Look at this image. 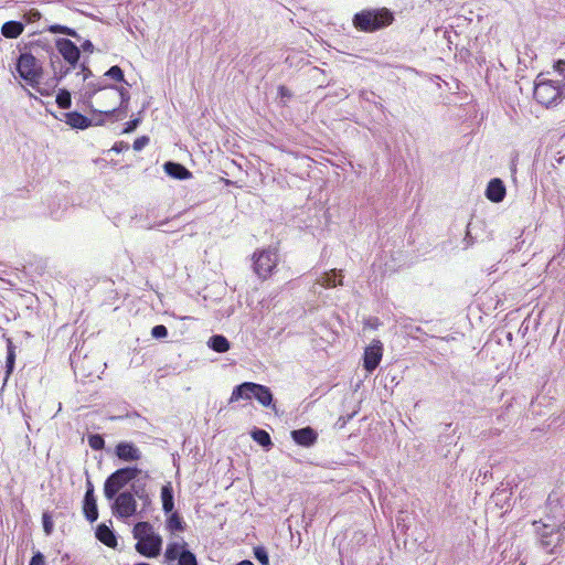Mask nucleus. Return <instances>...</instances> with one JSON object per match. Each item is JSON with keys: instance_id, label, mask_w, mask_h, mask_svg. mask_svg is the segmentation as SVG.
Wrapping results in <instances>:
<instances>
[{"instance_id": "nucleus-34", "label": "nucleus", "mask_w": 565, "mask_h": 565, "mask_svg": "<svg viewBox=\"0 0 565 565\" xmlns=\"http://www.w3.org/2000/svg\"><path fill=\"white\" fill-rule=\"evenodd\" d=\"M178 561V565H198L196 556L189 550H184L182 556Z\"/></svg>"}, {"instance_id": "nucleus-43", "label": "nucleus", "mask_w": 565, "mask_h": 565, "mask_svg": "<svg viewBox=\"0 0 565 565\" xmlns=\"http://www.w3.org/2000/svg\"><path fill=\"white\" fill-rule=\"evenodd\" d=\"M128 149H129V145L127 142H125V141L116 142L113 146V148H111V150L117 152V153H120V152H122L125 150H128Z\"/></svg>"}, {"instance_id": "nucleus-37", "label": "nucleus", "mask_w": 565, "mask_h": 565, "mask_svg": "<svg viewBox=\"0 0 565 565\" xmlns=\"http://www.w3.org/2000/svg\"><path fill=\"white\" fill-rule=\"evenodd\" d=\"M78 66L81 67V72L78 74H82L83 75V79L86 81L87 78H89L90 76H93V72L90 71V68L88 67L87 65V60L84 58L79 64Z\"/></svg>"}, {"instance_id": "nucleus-21", "label": "nucleus", "mask_w": 565, "mask_h": 565, "mask_svg": "<svg viewBox=\"0 0 565 565\" xmlns=\"http://www.w3.org/2000/svg\"><path fill=\"white\" fill-rule=\"evenodd\" d=\"M83 512L87 521L90 523L98 519V509L95 495L84 497L83 500Z\"/></svg>"}, {"instance_id": "nucleus-47", "label": "nucleus", "mask_w": 565, "mask_h": 565, "mask_svg": "<svg viewBox=\"0 0 565 565\" xmlns=\"http://www.w3.org/2000/svg\"><path fill=\"white\" fill-rule=\"evenodd\" d=\"M278 93L281 98H285V97L290 98L291 97V93L286 86H279Z\"/></svg>"}, {"instance_id": "nucleus-15", "label": "nucleus", "mask_w": 565, "mask_h": 565, "mask_svg": "<svg viewBox=\"0 0 565 565\" xmlns=\"http://www.w3.org/2000/svg\"><path fill=\"white\" fill-rule=\"evenodd\" d=\"M484 194L486 198L493 203L502 202L507 194L503 181L499 178L491 179L487 185Z\"/></svg>"}, {"instance_id": "nucleus-39", "label": "nucleus", "mask_w": 565, "mask_h": 565, "mask_svg": "<svg viewBox=\"0 0 565 565\" xmlns=\"http://www.w3.org/2000/svg\"><path fill=\"white\" fill-rule=\"evenodd\" d=\"M49 30L52 33H62V34L68 35L71 28L65 26V25L54 24V25H51Z\"/></svg>"}, {"instance_id": "nucleus-3", "label": "nucleus", "mask_w": 565, "mask_h": 565, "mask_svg": "<svg viewBox=\"0 0 565 565\" xmlns=\"http://www.w3.org/2000/svg\"><path fill=\"white\" fill-rule=\"evenodd\" d=\"M134 539L137 540L136 551L148 558L157 557L162 547V537L154 532L153 526L147 521L135 524Z\"/></svg>"}, {"instance_id": "nucleus-54", "label": "nucleus", "mask_w": 565, "mask_h": 565, "mask_svg": "<svg viewBox=\"0 0 565 565\" xmlns=\"http://www.w3.org/2000/svg\"><path fill=\"white\" fill-rule=\"evenodd\" d=\"M136 565H150L148 563H139V564H136Z\"/></svg>"}, {"instance_id": "nucleus-26", "label": "nucleus", "mask_w": 565, "mask_h": 565, "mask_svg": "<svg viewBox=\"0 0 565 565\" xmlns=\"http://www.w3.org/2000/svg\"><path fill=\"white\" fill-rule=\"evenodd\" d=\"M338 273L335 269L330 270L329 273H324L319 279L318 282L327 288L335 287L338 285H342V280H337Z\"/></svg>"}, {"instance_id": "nucleus-30", "label": "nucleus", "mask_w": 565, "mask_h": 565, "mask_svg": "<svg viewBox=\"0 0 565 565\" xmlns=\"http://www.w3.org/2000/svg\"><path fill=\"white\" fill-rule=\"evenodd\" d=\"M56 104L60 108L67 109L72 105L71 93L67 89H60L56 95Z\"/></svg>"}, {"instance_id": "nucleus-8", "label": "nucleus", "mask_w": 565, "mask_h": 565, "mask_svg": "<svg viewBox=\"0 0 565 565\" xmlns=\"http://www.w3.org/2000/svg\"><path fill=\"white\" fill-rule=\"evenodd\" d=\"M141 470L137 467H125L109 475L104 483V494L113 500L129 482L135 480Z\"/></svg>"}, {"instance_id": "nucleus-22", "label": "nucleus", "mask_w": 565, "mask_h": 565, "mask_svg": "<svg viewBox=\"0 0 565 565\" xmlns=\"http://www.w3.org/2000/svg\"><path fill=\"white\" fill-rule=\"evenodd\" d=\"M24 30V25L18 21H8L3 23L1 33L7 39L18 38Z\"/></svg>"}, {"instance_id": "nucleus-12", "label": "nucleus", "mask_w": 565, "mask_h": 565, "mask_svg": "<svg viewBox=\"0 0 565 565\" xmlns=\"http://www.w3.org/2000/svg\"><path fill=\"white\" fill-rule=\"evenodd\" d=\"M108 85H98L97 83H88L86 90L83 95V102L85 106L95 115L98 114L100 117H110L118 110L116 107L107 110H98L94 108L92 99L97 95L102 94Z\"/></svg>"}, {"instance_id": "nucleus-51", "label": "nucleus", "mask_w": 565, "mask_h": 565, "mask_svg": "<svg viewBox=\"0 0 565 565\" xmlns=\"http://www.w3.org/2000/svg\"><path fill=\"white\" fill-rule=\"evenodd\" d=\"M236 565H254V564L250 561L245 559V561L237 563Z\"/></svg>"}, {"instance_id": "nucleus-1", "label": "nucleus", "mask_w": 565, "mask_h": 565, "mask_svg": "<svg viewBox=\"0 0 565 565\" xmlns=\"http://www.w3.org/2000/svg\"><path fill=\"white\" fill-rule=\"evenodd\" d=\"M548 512L540 521H534L533 526L537 543L546 553L554 554L565 539V515L558 507V502L548 499Z\"/></svg>"}, {"instance_id": "nucleus-31", "label": "nucleus", "mask_w": 565, "mask_h": 565, "mask_svg": "<svg viewBox=\"0 0 565 565\" xmlns=\"http://www.w3.org/2000/svg\"><path fill=\"white\" fill-rule=\"evenodd\" d=\"M105 76L116 81V82H125L124 72L118 65L111 66L106 73Z\"/></svg>"}, {"instance_id": "nucleus-38", "label": "nucleus", "mask_w": 565, "mask_h": 565, "mask_svg": "<svg viewBox=\"0 0 565 565\" xmlns=\"http://www.w3.org/2000/svg\"><path fill=\"white\" fill-rule=\"evenodd\" d=\"M29 565H46L45 557L41 552H35Z\"/></svg>"}, {"instance_id": "nucleus-35", "label": "nucleus", "mask_w": 565, "mask_h": 565, "mask_svg": "<svg viewBox=\"0 0 565 565\" xmlns=\"http://www.w3.org/2000/svg\"><path fill=\"white\" fill-rule=\"evenodd\" d=\"M151 335L156 339H163L168 335V329L163 324H157L152 328Z\"/></svg>"}, {"instance_id": "nucleus-16", "label": "nucleus", "mask_w": 565, "mask_h": 565, "mask_svg": "<svg viewBox=\"0 0 565 565\" xmlns=\"http://www.w3.org/2000/svg\"><path fill=\"white\" fill-rule=\"evenodd\" d=\"M291 438L299 446L311 447L316 444L318 439V434L313 428L308 426L305 428L292 430Z\"/></svg>"}, {"instance_id": "nucleus-36", "label": "nucleus", "mask_w": 565, "mask_h": 565, "mask_svg": "<svg viewBox=\"0 0 565 565\" xmlns=\"http://www.w3.org/2000/svg\"><path fill=\"white\" fill-rule=\"evenodd\" d=\"M150 139L149 137L147 136H141L139 138H137L135 141H134V145H132V148L136 150V151H140L142 150L148 143H149Z\"/></svg>"}, {"instance_id": "nucleus-2", "label": "nucleus", "mask_w": 565, "mask_h": 565, "mask_svg": "<svg viewBox=\"0 0 565 565\" xmlns=\"http://www.w3.org/2000/svg\"><path fill=\"white\" fill-rule=\"evenodd\" d=\"M55 46L56 53L50 46L47 52L54 78L56 82H60L78 66L81 50L74 42L64 38L57 39Z\"/></svg>"}, {"instance_id": "nucleus-45", "label": "nucleus", "mask_w": 565, "mask_h": 565, "mask_svg": "<svg viewBox=\"0 0 565 565\" xmlns=\"http://www.w3.org/2000/svg\"><path fill=\"white\" fill-rule=\"evenodd\" d=\"M86 492H85V495L84 497H90V495H95L94 494V484L88 476V473L86 472Z\"/></svg>"}, {"instance_id": "nucleus-25", "label": "nucleus", "mask_w": 565, "mask_h": 565, "mask_svg": "<svg viewBox=\"0 0 565 565\" xmlns=\"http://www.w3.org/2000/svg\"><path fill=\"white\" fill-rule=\"evenodd\" d=\"M207 345L210 349L218 353L227 352L231 347L230 341L222 334L212 335L207 341Z\"/></svg>"}, {"instance_id": "nucleus-9", "label": "nucleus", "mask_w": 565, "mask_h": 565, "mask_svg": "<svg viewBox=\"0 0 565 565\" xmlns=\"http://www.w3.org/2000/svg\"><path fill=\"white\" fill-rule=\"evenodd\" d=\"M118 99L120 100V105L115 114L119 113L120 110L126 113L130 99L129 92L124 87L108 85L107 88L102 94H99L97 104L104 108L103 110H107L110 106L115 105Z\"/></svg>"}, {"instance_id": "nucleus-29", "label": "nucleus", "mask_w": 565, "mask_h": 565, "mask_svg": "<svg viewBox=\"0 0 565 565\" xmlns=\"http://www.w3.org/2000/svg\"><path fill=\"white\" fill-rule=\"evenodd\" d=\"M58 82L54 77L51 79V83H41L39 78L38 83H34L35 87L33 88L43 96H51Z\"/></svg>"}, {"instance_id": "nucleus-5", "label": "nucleus", "mask_w": 565, "mask_h": 565, "mask_svg": "<svg viewBox=\"0 0 565 565\" xmlns=\"http://www.w3.org/2000/svg\"><path fill=\"white\" fill-rule=\"evenodd\" d=\"M253 397L257 399L258 403H260L263 406L271 407L274 411H276V406L273 403L274 397L270 388L253 382H244L235 386L231 395V402L238 401L241 398L250 399Z\"/></svg>"}, {"instance_id": "nucleus-44", "label": "nucleus", "mask_w": 565, "mask_h": 565, "mask_svg": "<svg viewBox=\"0 0 565 565\" xmlns=\"http://www.w3.org/2000/svg\"><path fill=\"white\" fill-rule=\"evenodd\" d=\"M554 70L562 76L565 77V61L558 60L554 64Z\"/></svg>"}, {"instance_id": "nucleus-23", "label": "nucleus", "mask_w": 565, "mask_h": 565, "mask_svg": "<svg viewBox=\"0 0 565 565\" xmlns=\"http://www.w3.org/2000/svg\"><path fill=\"white\" fill-rule=\"evenodd\" d=\"M129 492L134 493V498L137 497L139 500H141L145 507L150 504L151 500L146 490V483L142 482L141 479H137L131 483Z\"/></svg>"}, {"instance_id": "nucleus-53", "label": "nucleus", "mask_w": 565, "mask_h": 565, "mask_svg": "<svg viewBox=\"0 0 565 565\" xmlns=\"http://www.w3.org/2000/svg\"><path fill=\"white\" fill-rule=\"evenodd\" d=\"M98 85H107L104 79L97 82Z\"/></svg>"}, {"instance_id": "nucleus-7", "label": "nucleus", "mask_w": 565, "mask_h": 565, "mask_svg": "<svg viewBox=\"0 0 565 565\" xmlns=\"http://www.w3.org/2000/svg\"><path fill=\"white\" fill-rule=\"evenodd\" d=\"M39 50V44H32L31 52L22 53L18 60L17 70L20 76L32 87L42 75V63L35 57L34 53Z\"/></svg>"}, {"instance_id": "nucleus-13", "label": "nucleus", "mask_w": 565, "mask_h": 565, "mask_svg": "<svg viewBox=\"0 0 565 565\" xmlns=\"http://www.w3.org/2000/svg\"><path fill=\"white\" fill-rule=\"evenodd\" d=\"M383 345L381 341L374 340L364 351V369L374 371L382 360Z\"/></svg>"}, {"instance_id": "nucleus-27", "label": "nucleus", "mask_w": 565, "mask_h": 565, "mask_svg": "<svg viewBox=\"0 0 565 565\" xmlns=\"http://www.w3.org/2000/svg\"><path fill=\"white\" fill-rule=\"evenodd\" d=\"M252 437L257 444L267 449L273 446L270 435L264 429L255 428L252 431Z\"/></svg>"}, {"instance_id": "nucleus-19", "label": "nucleus", "mask_w": 565, "mask_h": 565, "mask_svg": "<svg viewBox=\"0 0 565 565\" xmlns=\"http://www.w3.org/2000/svg\"><path fill=\"white\" fill-rule=\"evenodd\" d=\"M96 537L108 547L117 545V539L114 531L106 524H99L96 529Z\"/></svg>"}, {"instance_id": "nucleus-18", "label": "nucleus", "mask_w": 565, "mask_h": 565, "mask_svg": "<svg viewBox=\"0 0 565 565\" xmlns=\"http://www.w3.org/2000/svg\"><path fill=\"white\" fill-rule=\"evenodd\" d=\"M164 172L174 179L185 180L191 177V172L181 163L168 161L163 166Z\"/></svg>"}, {"instance_id": "nucleus-4", "label": "nucleus", "mask_w": 565, "mask_h": 565, "mask_svg": "<svg viewBox=\"0 0 565 565\" xmlns=\"http://www.w3.org/2000/svg\"><path fill=\"white\" fill-rule=\"evenodd\" d=\"M394 13L387 8L364 9L353 17V25L362 32H375L391 25Z\"/></svg>"}, {"instance_id": "nucleus-6", "label": "nucleus", "mask_w": 565, "mask_h": 565, "mask_svg": "<svg viewBox=\"0 0 565 565\" xmlns=\"http://www.w3.org/2000/svg\"><path fill=\"white\" fill-rule=\"evenodd\" d=\"M253 260V271L255 275L262 279H268L278 265V253L277 248L268 247L263 249H257L254 252L252 256Z\"/></svg>"}, {"instance_id": "nucleus-50", "label": "nucleus", "mask_w": 565, "mask_h": 565, "mask_svg": "<svg viewBox=\"0 0 565 565\" xmlns=\"http://www.w3.org/2000/svg\"><path fill=\"white\" fill-rule=\"evenodd\" d=\"M68 36H72V38H74V39H76V40H79V39H81V38H79V35H78V33H77L74 29H71V31H70V33H68Z\"/></svg>"}, {"instance_id": "nucleus-28", "label": "nucleus", "mask_w": 565, "mask_h": 565, "mask_svg": "<svg viewBox=\"0 0 565 565\" xmlns=\"http://www.w3.org/2000/svg\"><path fill=\"white\" fill-rule=\"evenodd\" d=\"M184 527H185V524H184L182 518L179 515V513H177V512L171 513L167 520V529L171 532H174V531L182 532V531H184Z\"/></svg>"}, {"instance_id": "nucleus-24", "label": "nucleus", "mask_w": 565, "mask_h": 565, "mask_svg": "<svg viewBox=\"0 0 565 565\" xmlns=\"http://www.w3.org/2000/svg\"><path fill=\"white\" fill-rule=\"evenodd\" d=\"M161 500H162V510L164 511V513H171L173 508H174V502H173V490H172V486L170 482H168L167 484H164L162 488H161Z\"/></svg>"}, {"instance_id": "nucleus-49", "label": "nucleus", "mask_w": 565, "mask_h": 565, "mask_svg": "<svg viewBox=\"0 0 565 565\" xmlns=\"http://www.w3.org/2000/svg\"><path fill=\"white\" fill-rule=\"evenodd\" d=\"M335 95H337L338 97H340V98H347V97L349 96V95H348V93H347V90H345V89H343V88L341 89V92H338Z\"/></svg>"}, {"instance_id": "nucleus-52", "label": "nucleus", "mask_w": 565, "mask_h": 565, "mask_svg": "<svg viewBox=\"0 0 565 565\" xmlns=\"http://www.w3.org/2000/svg\"><path fill=\"white\" fill-rule=\"evenodd\" d=\"M104 121H105V119H104V118H99V119H97V120L95 121V125H103V124H104Z\"/></svg>"}, {"instance_id": "nucleus-41", "label": "nucleus", "mask_w": 565, "mask_h": 565, "mask_svg": "<svg viewBox=\"0 0 565 565\" xmlns=\"http://www.w3.org/2000/svg\"><path fill=\"white\" fill-rule=\"evenodd\" d=\"M43 529L46 534H51L53 531V523L46 513L43 514Z\"/></svg>"}, {"instance_id": "nucleus-40", "label": "nucleus", "mask_w": 565, "mask_h": 565, "mask_svg": "<svg viewBox=\"0 0 565 565\" xmlns=\"http://www.w3.org/2000/svg\"><path fill=\"white\" fill-rule=\"evenodd\" d=\"M140 118H135L126 124V127L124 129V132L129 134L132 132L140 124Z\"/></svg>"}, {"instance_id": "nucleus-46", "label": "nucleus", "mask_w": 565, "mask_h": 565, "mask_svg": "<svg viewBox=\"0 0 565 565\" xmlns=\"http://www.w3.org/2000/svg\"><path fill=\"white\" fill-rule=\"evenodd\" d=\"M81 47L84 52L93 53L94 52V44L89 40H85Z\"/></svg>"}, {"instance_id": "nucleus-32", "label": "nucleus", "mask_w": 565, "mask_h": 565, "mask_svg": "<svg viewBox=\"0 0 565 565\" xmlns=\"http://www.w3.org/2000/svg\"><path fill=\"white\" fill-rule=\"evenodd\" d=\"M254 556L262 565H269V557L264 546L254 547Z\"/></svg>"}, {"instance_id": "nucleus-42", "label": "nucleus", "mask_w": 565, "mask_h": 565, "mask_svg": "<svg viewBox=\"0 0 565 565\" xmlns=\"http://www.w3.org/2000/svg\"><path fill=\"white\" fill-rule=\"evenodd\" d=\"M6 366H7V372L11 373L13 370V366H14V353L11 350L8 352Z\"/></svg>"}, {"instance_id": "nucleus-48", "label": "nucleus", "mask_w": 565, "mask_h": 565, "mask_svg": "<svg viewBox=\"0 0 565 565\" xmlns=\"http://www.w3.org/2000/svg\"><path fill=\"white\" fill-rule=\"evenodd\" d=\"M41 14L38 10H31L30 11V17H29V20L30 21H35L38 19H40Z\"/></svg>"}, {"instance_id": "nucleus-11", "label": "nucleus", "mask_w": 565, "mask_h": 565, "mask_svg": "<svg viewBox=\"0 0 565 565\" xmlns=\"http://www.w3.org/2000/svg\"><path fill=\"white\" fill-rule=\"evenodd\" d=\"M559 96V86L555 85L552 81L541 82L534 87V98L546 107L554 104Z\"/></svg>"}, {"instance_id": "nucleus-10", "label": "nucleus", "mask_w": 565, "mask_h": 565, "mask_svg": "<svg viewBox=\"0 0 565 565\" xmlns=\"http://www.w3.org/2000/svg\"><path fill=\"white\" fill-rule=\"evenodd\" d=\"M113 503V512L116 516L127 519L136 514L137 502L134 498V493L129 491L120 492L116 495Z\"/></svg>"}, {"instance_id": "nucleus-17", "label": "nucleus", "mask_w": 565, "mask_h": 565, "mask_svg": "<svg viewBox=\"0 0 565 565\" xmlns=\"http://www.w3.org/2000/svg\"><path fill=\"white\" fill-rule=\"evenodd\" d=\"M64 116L65 122L70 125L72 128L86 129L93 125L92 119L77 111H70L64 114Z\"/></svg>"}, {"instance_id": "nucleus-33", "label": "nucleus", "mask_w": 565, "mask_h": 565, "mask_svg": "<svg viewBox=\"0 0 565 565\" xmlns=\"http://www.w3.org/2000/svg\"><path fill=\"white\" fill-rule=\"evenodd\" d=\"M88 445L94 450H100L105 446V440L102 435L95 434L88 436Z\"/></svg>"}, {"instance_id": "nucleus-14", "label": "nucleus", "mask_w": 565, "mask_h": 565, "mask_svg": "<svg viewBox=\"0 0 565 565\" xmlns=\"http://www.w3.org/2000/svg\"><path fill=\"white\" fill-rule=\"evenodd\" d=\"M115 454L122 461H138L141 458L140 449L129 441L117 444Z\"/></svg>"}, {"instance_id": "nucleus-20", "label": "nucleus", "mask_w": 565, "mask_h": 565, "mask_svg": "<svg viewBox=\"0 0 565 565\" xmlns=\"http://www.w3.org/2000/svg\"><path fill=\"white\" fill-rule=\"evenodd\" d=\"M185 546V542H183L182 544L179 542L169 543L164 552V561L167 563H171L179 559L182 556L184 550H188Z\"/></svg>"}]
</instances>
